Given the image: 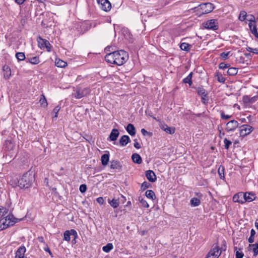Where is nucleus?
I'll return each instance as SVG.
<instances>
[{
    "label": "nucleus",
    "instance_id": "obj_34",
    "mask_svg": "<svg viewBox=\"0 0 258 258\" xmlns=\"http://www.w3.org/2000/svg\"><path fill=\"white\" fill-rule=\"evenodd\" d=\"M249 246L253 247L252 251L253 252V255L255 256H256L258 254V243H256L249 244Z\"/></svg>",
    "mask_w": 258,
    "mask_h": 258
},
{
    "label": "nucleus",
    "instance_id": "obj_14",
    "mask_svg": "<svg viewBox=\"0 0 258 258\" xmlns=\"http://www.w3.org/2000/svg\"><path fill=\"white\" fill-rule=\"evenodd\" d=\"M26 248L24 246H20L16 252L15 258H27L24 256Z\"/></svg>",
    "mask_w": 258,
    "mask_h": 258
},
{
    "label": "nucleus",
    "instance_id": "obj_16",
    "mask_svg": "<svg viewBox=\"0 0 258 258\" xmlns=\"http://www.w3.org/2000/svg\"><path fill=\"white\" fill-rule=\"evenodd\" d=\"M26 61L32 64H37L40 62L38 56L27 58Z\"/></svg>",
    "mask_w": 258,
    "mask_h": 258
},
{
    "label": "nucleus",
    "instance_id": "obj_36",
    "mask_svg": "<svg viewBox=\"0 0 258 258\" xmlns=\"http://www.w3.org/2000/svg\"><path fill=\"white\" fill-rule=\"evenodd\" d=\"M16 57L18 60H23L25 59V55L23 52H17L16 54Z\"/></svg>",
    "mask_w": 258,
    "mask_h": 258
},
{
    "label": "nucleus",
    "instance_id": "obj_41",
    "mask_svg": "<svg viewBox=\"0 0 258 258\" xmlns=\"http://www.w3.org/2000/svg\"><path fill=\"white\" fill-rule=\"evenodd\" d=\"M230 53V51L222 52L220 54V57L223 60H226V59H227L228 58V55H229Z\"/></svg>",
    "mask_w": 258,
    "mask_h": 258
},
{
    "label": "nucleus",
    "instance_id": "obj_29",
    "mask_svg": "<svg viewBox=\"0 0 258 258\" xmlns=\"http://www.w3.org/2000/svg\"><path fill=\"white\" fill-rule=\"evenodd\" d=\"M113 248V245L111 243H108L102 247V250L105 252H109Z\"/></svg>",
    "mask_w": 258,
    "mask_h": 258
},
{
    "label": "nucleus",
    "instance_id": "obj_4",
    "mask_svg": "<svg viewBox=\"0 0 258 258\" xmlns=\"http://www.w3.org/2000/svg\"><path fill=\"white\" fill-rule=\"evenodd\" d=\"M196 9L199 15H202L211 12L214 9V7L212 3H206L200 4Z\"/></svg>",
    "mask_w": 258,
    "mask_h": 258
},
{
    "label": "nucleus",
    "instance_id": "obj_11",
    "mask_svg": "<svg viewBox=\"0 0 258 258\" xmlns=\"http://www.w3.org/2000/svg\"><path fill=\"white\" fill-rule=\"evenodd\" d=\"M244 193L239 192L235 194L233 197V201L235 203H238L241 204H244Z\"/></svg>",
    "mask_w": 258,
    "mask_h": 258
},
{
    "label": "nucleus",
    "instance_id": "obj_31",
    "mask_svg": "<svg viewBox=\"0 0 258 258\" xmlns=\"http://www.w3.org/2000/svg\"><path fill=\"white\" fill-rule=\"evenodd\" d=\"M192 73L191 72L190 74L183 80V82L184 83H187L190 86L192 84Z\"/></svg>",
    "mask_w": 258,
    "mask_h": 258
},
{
    "label": "nucleus",
    "instance_id": "obj_43",
    "mask_svg": "<svg viewBox=\"0 0 258 258\" xmlns=\"http://www.w3.org/2000/svg\"><path fill=\"white\" fill-rule=\"evenodd\" d=\"M197 91H198V94L201 96H206V95L207 94V93H206L205 90L203 88H199L198 89Z\"/></svg>",
    "mask_w": 258,
    "mask_h": 258
},
{
    "label": "nucleus",
    "instance_id": "obj_64",
    "mask_svg": "<svg viewBox=\"0 0 258 258\" xmlns=\"http://www.w3.org/2000/svg\"><path fill=\"white\" fill-rule=\"evenodd\" d=\"M255 234V231L254 229H252L251 230H250V236H254V235Z\"/></svg>",
    "mask_w": 258,
    "mask_h": 258
},
{
    "label": "nucleus",
    "instance_id": "obj_44",
    "mask_svg": "<svg viewBox=\"0 0 258 258\" xmlns=\"http://www.w3.org/2000/svg\"><path fill=\"white\" fill-rule=\"evenodd\" d=\"M237 247H234V250L236 251L235 256L236 258H242L244 254L242 252H239L237 250Z\"/></svg>",
    "mask_w": 258,
    "mask_h": 258
},
{
    "label": "nucleus",
    "instance_id": "obj_24",
    "mask_svg": "<svg viewBox=\"0 0 258 258\" xmlns=\"http://www.w3.org/2000/svg\"><path fill=\"white\" fill-rule=\"evenodd\" d=\"M109 160V156L108 154H103L101 156V163L103 166H106L108 164Z\"/></svg>",
    "mask_w": 258,
    "mask_h": 258
},
{
    "label": "nucleus",
    "instance_id": "obj_35",
    "mask_svg": "<svg viewBox=\"0 0 258 258\" xmlns=\"http://www.w3.org/2000/svg\"><path fill=\"white\" fill-rule=\"evenodd\" d=\"M248 26L251 32L257 31L256 26L254 24V21L252 20H249Z\"/></svg>",
    "mask_w": 258,
    "mask_h": 258
},
{
    "label": "nucleus",
    "instance_id": "obj_19",
    "mask_svg": "<svg viewBox=\"0 0 258 258\" xmlns=\"http://www.w3.org/2000/svg\"><path fill=\"white\" fill-rule=\"evenodd\" d=\"M132 159L134 163L137 164H140L142 161L141 156L137 153L132 155Z\"/></svg>",
    "mask_w": 258,
    "mask_h": 258
},
{
    "label": "nucleus",
    "instance_id": "obj_51",
    "mask_svg": "<svg viewBox=\"0 0 258 258\" xmlns=\"http://www.w3.org/2000/svg\"><path fill=\"white\" fill-rule=\"evenodd\" d=\"M80 191L82 193L85 192L87 190V186L86 184H81L79 188Z\"/></svg>",
    "mask_w": 258,
    "mask_h": 258
},
{
    "label": "nucleus",
    "instance_id": "obj_50",
    "mask_svg": "<svg viewBox=\"0 0 258 258\" xmlns=\"http://www.w3.org/2000/svg\"><path fill=\"white\" fill-rule=\"evenodd\" d=\"M229 64H226L224 62H221L219 65V68L220 69L224 70L229 67Z\"/></svg>",
    "mask_w": 258,
    "mask_h": 258
},
{
    "label": "nucleus",
    "instance_id": "obj_38",
    "mask_svg": "<svg viewBox=\"0 0 258 258\" xmlns=\"http://www.w3.org/2000/svg\"><path fill=\"white\" fill-rule=\"evenodd\" d=\"M139 201L140 202L141 204H142V206L145 208H148L149 207V205L148 204V203H147V202L144 200L143 198H142V197H139Z\"/></svg>",
    "mask_w": 258,
    "mask_h": 258
},
{
    "label": "nucleus",
    "instance_id": "obj_7",
    "mask_svg": "<svg viewBox=\"0 0 258 258\" xmlns=\"http://www.w3.org/2000/svg\"><path fill=\"white\" fill-rule=\"evenodd\" d=\"M204 27L207 29L216 30L218 29V22L216 19H211L207 20L203 24Z\"/></svg>",
    "mask_w": 258,
    "mask_h": 258
},
{
    "label": "nucleus",
    "instance_id": "obj_59",
    "mask_svg": "<svg viewBox=\"0 0 258 258\" xmlns=\"http://www.w3.org/2000/svg\"><path fill=\"white\" fill-rule=\"evenodd\" d=\"M128 134L131 136H134L136 134V130H126Z\"/></svg>",
    "mask_w": 258,
    "mask_h": 258
},
{
    "label": "nucleus",
    "instance_id": "obj_54",
    "mask_svg": "<svg viewBox=\"0 0 258 258\" xmlns=\"http://www.w3.org/2000/svg\"><path fill=\"white\" fill-rule=\"evenodd\" d=\"M202 102L204 104L208 103V97H207V94L206 95V96H202Z\"/></svg>",
    "mask_w": 258,
    "mask_h": 258
},
{
    "label": "nucleus",
    "instance_id": "obj_2",
    "mask_svg": "<svg viewBox=\"0 0 258 258\" xmlns=\"http://www.w3.org/2000/svg\"><path fill=\"white\" fill-rule=\"evenodd\" d=\"M35 179L34 174L33 172L29 171L24 173L18 181V186L20 188H28Z\"/></svg>",
    "mask_w": 258,
    "mask_h": 258
},
{
    "label": "nucleus",
    "instance_id": "obj_8",
    "mask_svg": "<svg viewBox=\"0 0 258 258\" xmlns=\"http://www.w3.org/2000/svg\"><path fill=\"white\" fill-rule=\"evenodd\" d=\"M37 41L38 46L41 49L46 48L47 51H51V45L48 40L39 37Z\"/></svg>",
    "mask_w": 258,
    "mask_h": 258
},
{
    "label": "nucleus",
    "instance_id": "obj_46",
    "mask_svg": "<svg viewBox=\"0 0 258 258\" xmlns=\"http://www.w3.org/2000/svg\"><path fill=\"white\" fill-rule=\"evenodd\" d=\"M217 79L218 82L220 83H224L225 81V79L223 77L222 75L221 74H218L217 75Z\"/></svg>",
    "mask_w": 258,
    "mask_h": 258
},
{
    "label": "nucleus",
    "instance_id": "obj_52",
    "mask_svg": "<svg viewBox=\"0 0 258 258\" xmlns=\"http://www.w3.org/2000/svg\"><path fill=\"white\" fill-rule=\"evenodd\" d=\"M142 133L144 136H148L149 137H151L152 136V133L150 132H148L147 130H141Z\"/></svg>",
    "mask_w": 258,
    "mask_h": 258
},
{
    "label": "nucleus",
    "instance_id": "obj_5",
    "mask_svg": "<svg viewBox=\"0 0 258 258\" xmlns=\"http://www.w3.org/2000/svg\"><path fill=\"white\" fill-rule=\"evenodd\" d=\"M74 92L73 95L76 99H79L88 94L90 92V89L88 87L82 88L77 86L76 88H74Z\"/></svg>",
    "mask_w": 258,
    "mask_h": 258
},
{
    "label": "nucleus",
    "instance_id": "obj_17",
    "mask_svg": "<svg viewBox=\"0 0 258 258\" xmlns=\"http://www.w3.org/2000/svg\"><path fill=\"white\" fill-rule=\"evenodd\" d=\"M129 141L130 138L128 136L124 135L120 138L119 140V143L121 146H125L127 145Z\"/></svg>",
    "mask_w": 258,
    "mask_h": 258
},
{
    "label": "nucleus",
    "instance_id": "obj_33",
    "mask_svg": "<svg viewBox=\"0 0 258 258\" xmlns=\"http://www.w3.org/2000/svg\"><path fill=\"white\" fill-rule=\"evenodd\" d=\"M238 70L236 68H230L227 71V74L229 76H234L237 74Z\"/></svg>",
    "mask_w": 258,
    "mask_h": 258
},
{
    "label": "nucleus",
    "instance_id": "obj_53",
    "mask_svg": "<svg viewBox=\"0 0 258 258\" xmlns=\"http://www.w3.org/2000/svg\"><path fill=\"white\" fill-rule=\"evenodd\" d=\"M221 116L222 118L224 119H228L230 118L231 117L230 115L225 114L224 112H221Z\"/></svg>",
    "mask_w": 258,
    "mask_h": 258
},
{
    "label": "nucleus",
    "instance_id": "obj_15",
    "mask_svg": "<svg viewBox=\"0 0 258 258\" xmlns=\"http://www.w3.org/2000/svg\"><path fill=\"white\" fill-rule=\"evenodd\" d=\"M146 176L149 181L153 182L156 180V176L152 170H147L146 172Z\"/></svg>",
    "mask_w": 258,
    "mask_h": 258
},
{
    "label": "nucleus",
    "instance_id": "obj_1",
    "mask_svg": "<svg viewBox=\"0 0 258 258\" xmlns=\"http://www.w3.org/2000/svg\"><path fill=\"white\" fill-rule=\"evenodd\" d=\"M128 58L127 53L123 50L110 52L107 53L105 57V59L107 62L118 66L122 65L127 61Z\"/></svg>",
    "mask_w": 258,
    "mask_h": 258
},
{
    "label": "nucleus",
    "instance_id": "obj_10",
    "mask_svg": "<svg viewBox=\"0 0 258 258\" xmlns=\"http://www.w3.org/2000/svg\"><path fill=\"white\" fill-rule=\"evenodd\" d=\"M72 235L74 237V239L77 237V233L74 229H71V230H67L64 232L63 234V239L67 241L70 240V236Z\"/></svg>",
    "mask_w": 258,
    "mask_h": 258
},
{
    "label": "nucleus",
    "instance_id": "obj_23",
    "mask_svg": "<svg viewBox=\"0 0 258 258\" xmlns=\"http://www.w3.org/2000/svg\"><path fill=\"white\" fill-rule=\"evenodd\" d=\"M119 135L118 130H112V132L109 136V138L111 141H115Z\"/></svg>",
    "mask_w": 258,
    "mask_h": 258
},
{
    "label": "nucleus",
    "instance_id": "obj_12",
    "mask_svg": "<svg viewBox=\"0 0 258 258\" xmlns=\"http://www.w3.org/2000/svg\"><path fill=\"white\" fill-rule=\"evenodd\" d=\"M258 99L257 96H254L253 97H250L248 95H245L243 96L242 100L245 104H250L255 102Z\"/></svg>",
    "mask_w": 258,
    "mask_h": 258
},
{
    "label": "nucleus",
    "instance_id": "obj_55",
    "mask_svg": "<svg viewBox=\"0 0 258 258\" xmlns=\"http://www.w3.org/2000/svg\"><path fill=\"white\" fill-rule=\"evenodd\" d=\"M96 201L100 205H103L104 203V199L102 197L98 198Z\"/></svg>",
    "mask_w": 258,
    "mask_h": 258
},
{
    "label": "nucleus",
    "instance_id": "obj_32",
    "mask_svg": "<svg viewBox=\"0 0 258 258\" xmlns=\"http://www.w3.org/2000/svg\"><path fill=\"white\" fill-rule=\"evenodd\" d=\"M180 47L181 49H182L183 50L188 51L190 49V48L191 47V45L188 43L183 42V43H181V44L180 45Z\"/></svg>",
    "mask_w": 258,
    "mask_h": 258
},
{
    "label": "nucleus",
    "instance_id": "obj_57",
    "mask_svg": "<svg viewBox=\"0 0 258 258\" xmlns=\"http://www.w3.org/2000/svg\"><path fill=\"white\" fill-rule=\"evenodd\" d=\"M44 250L45 251L48 252L49 253V254H50V255H51V256H52V253H51V252L50 251V249H49V247H48L47 245H46V246L44 248Z\"/></svg>",
    "mask_w": 258,
    "mask_h": 258
},
{
    "label": "nucleus",
    "instance_id": "obj_6",
    "mask_svg": "<svg viewBox=\"0 0 258 258\" xmlns=\"http://www.w3.org/2000/svg\"><path fill=\"white\" fill-rule=\"evenodd\" d=\"M221 253V250L217 244H214L212 248L208 253L206 258H218Z\"/></svg>",
    "mask_w": 258,
    "mask_h": 258
},
{
    "label": "nucleus",
    "instance_id": "obj_62",
    "mask_svg": "<svg viewBox=\"0 0 258 258\" xmlns=\"http://www.w3.org/2000/svg\"><path fill=\"white\" fill-rule=\"evenodd\" d=\"M167 133L169 134H173L175 133V130H164Z\"/></svg>",
    "mask_w": 258,
    "mask_h": 258
},
{
    "label": "nucleus",
    "instance_id": "obj_60",
    "mask_svg": "<svg viewBox=\"0 0 258 258\" xmlns=\"http://www.w3.org/2000/svg\"><path fill=\"white\" fill-rule=\"evenodd\" d=\"M26 0H15V2L18 5H22Z\"/></svg>",
    "mask_w": 258,
    "mask_h": 258
},
{
    "label": "nucleus",
    "instance_id": "obj_27",
    "mask_svg": "<svg viewBox=\"0 0 258 258\" xmlns=\"http://www.w3.org/2000/svg\"><path fill=\"white\" fill-rule=\"evenodd\" d=\"M55 65L57 67L64 68L67 65V63L60 59H56L55 61Z\"/></svg>",
    "mask_w": 258,
    "mask_h": 258
},
{
    "label": "nucleus",
    "instance_id": "obj_13",
    "mask_svg": "<svg viewBox=\"0 0 258 258\" xmlns=\"http://www.w3.org/2000/svg\"><path fill=\"white\" fill-rule=\"evenodd\" d=\"M256 198L255 194L252 192H246L244 193V201L250 202L254 201Z\"/></svg>",
    "mask_w": 258,
    "mask_h": 258
},
{
    "label": "nucleus",
    "instance_id": "obj_48",
    "mask_svg": "<svg viewBox=\"0 0 258 258\" xmlns=\"http://www.w3.org/2000/svg\"><path fill=\"white\" fill-rule=\"evenodd\" d=\"M151 186V184L147 181L144 182L141 185V188L143 190L149 188Z\"/></svg>",
    "mask_w": 258,
    "mask_h": 258
},
{
    "label": "nucleus",
    "instance_id": "obj_63",
    "mask_svg": "<svg viewBox=\"0 0 258 258\" xmlns=\"http://www.w3.org/2000/svg\"><path fill=\"white\" fill-rule=\"evenodd\" d=\"M252 33V34L254 35V36L258 38V32H257V31H252V32H251Z\"/></svg>",
    "mask_w": 258,
    "mask_h": 258
},
{
    "label": "nucleus",
    "instance_id": "obj_9",
    "mask_svg": "<svg viewBox=\"0 0 258 258\" xmlns=\"http://www.w3.org/2000/svg\"><path fill=\"white\" fill-rule=\"evenodd\" d=\"M100 9L105 12L110 10L111 4L108 0H97Z\"/></svg>",
    "mask_w": 258,
    "mask_h": 258
},
{
    "label": "nucleus",
    "instance_id": "obj_37",
    "mask_svg": "<svg viewBox=\"0 0 258 258\" xmlns=\"http://www.w3.org/2000/svg\"><path fill=\"white\" fill-rule=\"evenodd\" d=\"M252 130H240L239 135L241 137H244L250 134Z\"/></svg>",
    "mask_w": 258,
    "mask_h": 258
},
{
    "label": "nucleus",
    "instance_id": "obj_22",
    "mask_svg": "<svg viewBox=\"0 0 258 258\" xmlns=\"http://www.w3.org/2000/svg\"><path fill=\"white\" fill-rule=\"evenodd\" d=\"M110 168L111 169H120L121 166L120 164V163L116 160H112L110 162Z\"/></svg>",
    "mask_w": 258,
    "mask_h": 258
},
{
    "label": "nucleus",
    "instance_id": "obj_25",
    "mask_svg": "<svg viewBox=\"0 0 258 258\" xmlns=\"http://www.w3.org/2000/svg\"><path fill=\"white\" fill-rule=\"evenodd\" d=\"M190 204L192 207H197L200 205L201 201L197 198H192L190 201Z\"/></svg>",
    "mask_w": 258,
    "mask_h": 258
},
{
    "label": "nucleus",
    "instance_id": "obj_49",
    "mask_svg": "<svg viewBox=\"0 0 258 258\" xmlns=\"http://www.w3.org/2000/svg\"><path fill=\"white\" fill-rule=\"evenodd\" d=\"M8 212V210L5 208H2L0 209V213L2 214V216L1 217H5V215H6Z\"/></svg>",
    "mask_w": 258,
    "mask_h": 258
},
{
    "label": "nucleus",
    "instance_id": "obj_56",
    "mask_svg": "<svg viewBox=\"0 0 258 258\" xmlns=\"http://www.w3.org/2000/svg\"><path fill=\"white\" fill-rule=\"evenodd\" d=\"M134 146L137 149H140L141 148V146L140 144L137 141V140H135Z\"/></svg>",
    "mask_w": 258,
    "mask_h": 258
},
{
    "label": "nucleus",
    "instance_id": "obj_26",
    "mask_svg": "<svg viewBox=\"0 0 258 258\" xmlns=\"http://www.w3.org/2000/svg\"><path fill=\"white\" fill-rule=\"evenodd\" d=\"M145 195L147 198L154 200L156 198L154 192L152 190H147L146 191Z\"/></svg>",
    "mask_w": 258,
    "mask_h": 258
},
{
    "label": "nucleus",
    "instance_id": "obj_3",
    "mask_svg": "<svg viewBox=\"0 0 258 258\" xmlns=\"http://www.w3.org/2000/svg\"><path fill=\"white\" fill-rule=\"evenodd\" d=\"M22 220V219H18L16 218L13 215L11 214H9L4 217H1L0 219V231L14 225L15 223Z\"/></svg>",
    "mask_w": 258,
    "mask_h": 258
},
{
    "label": "nucleus",
    "instance_id": "obj_21",
    "mask_svg": "<svg viewBox=\"0 0 258 258\" xmlns=\"http://www.w3.org/2000/svg\"><path fill=\"white\" fill-rule=\"evenodd\" d=\"M39 103L42 107L45 108L47 106V101L44 94L41 95Z\"/></svg>",
    "mask_w": 258,
    "mask_h": 258
},
{
    "label": "nucleus",
    "instance_id": "obj_42",
    "mask_svg": "<svg viewBox=\"0 0 258 258\" xmlns=\"http://www.w3.org/2000/svg\"><path fill=\"white\" fill-rule=\"evenodd\" d=\"M232 124L233 126L231 128H230V129H233L234 128H236L237 125H238V123L235 120H232L230 122H229L227 124V127H229V125L230 124Z\"/></svg>",
    "mask_w": 258,
    "mask_h": 258
},
{
    "label": "nucleus",
    "instance_id": "obj_45",
    "mask_svg": "<svg viewBox=\"0 0 258 258\" xmlns=\"http://www.w3.org/2000/svg\"><path fill=\"white\" fill-rule=\"evenodd\" d=\"M246 50L249 52H252L254 54H258V48H253L250 47H247L246 48Z\"/></svg>",
    "mask_w": 258,
    "mask_h": 258
},
{
    "label": "nucleus",
    "instance_id": "obj_20",
    "mask_svg": "<svg viewBox=\"0 0 258 258\" xmlns=\"http://www.w3.org/2000/svg\"><path fill=\"white\" fill-rule=\"evenodd\" d=\"M3 70L5 72L4 73V78L6 79H8L9 78L10 76L11 75V71L10 68L8 66H5L3 67Z\"/></svg>",
    "mask_w": 258,
    "mask_h": 258
},
{
    "label": "nucleus",
    "instance_id": "obj_47",
    "mask_svg": "<svg viewBox=\"0 0 258 258\" xmlns=\"http://www.w3.org/2000/svg\"><path fill=\"white\" fill-rule=\"evenodd\" d=\"M224 147L226 149H228L229 146L232 144V142L226 138L224 140Z\"/></svg>",
    "mask_w": 258,
    "mask_h": 258
},
{
    "label": "nucleus",
    "instance_id": "obj_18",
    "mask_svg": "<svg viewBox=\"0 0 258 258\" xmlns=\"http://www.w3.org/2000/svg\"><path fill=\"white\" fill-rule=\"evenodd\" d=\"M5 146L6 149L9 151L13 150L15 148V145L11 140H7Z\"/></svg>",
    "mask_w": 258,
    "mask_h": 258
},
{
    "label": "nucleus",
    "instance_id": "obj_39",
    "mask_svg": "<svg viewBox=\"0 0 258 258\" xmlns=\"http://www.w3.org/2000/svg\"><path fill=\"white\" fill-rule=\"evenodd\" d=\"M60 109V106L59 105L56 106L53 110L52 113L54 114L52 117L53 118L57 117V113Z\"/></svg>",
    "mask_w": 258,
    "mask_h": 258
},
{
    "label": "nucleus",
    "instance_id": "obj_58",
    "mask_svg": "<svg viewBox=\"0 0 258 258\" xmlns=\"http://www.w3.org/2000/svg\"><path fill=\"white\" fill-rule=\"evenodd\" d=\"M125 129H135L133 124L131 123H129L127 124V126L125 127Z\"/></svg>",
    "mask_w": 258,
    "mask_h": 258
},
{
    "label": "nucleus",
    "instance_id": "obj_28",
    "mask_svg": "<svg viewBox=\"0 0 258 258\" xmlns=\"http://www.w3.org/2000/svg\"><path fill=\"white\" fill-rule=\"evenodd\" d=\"M218 173L221 179L225 178L224 176V167L222 165H220L218 170Z\"/></svg>",
    "mask_w": 258,
    "mask_h": 258
},
{
    "label": "nucleus",
    "instance_id": "obj_61",
    "mask_svg": "<svg viewBox=\"0 0 258 258\" xmlns=\"http://www.w3.org/2000/svg\"><path fill=\"white\" fill-rule=\"evenodd\" d=\"M254 236H250V237L248 239V241L249 243H252L254 241Z\"/></svg>",
    "mask_w": 258,
    "mask_h": 258
},
{
    "label": "nucleus",
    "instance_id": "obj_40",
    "mask_svg": "<svg viewBox=\"0 0 258 258\" xmlns=\"http://www.w3.org/2000/svg\"><path fill=\"white\" fill-rule=\"evenodd\" d=\"M246 13L245 11H241L239 16V19L241 21H244L246 19Z\"/></svg>",
    "mask_w": 258,
    "mask_h": 258
},
{
    "label": "nucleus",
    "instance_id": "obj_30",
    "mask_svg": "<svg viewBox=\"0 0 258 258\" xmlns=\"http://www.w3.org/2000/svg\"><path fill=\"white\" fill-rule=\"evenodd\" d=\"M108 203L111 205V206H112L114 208H117L119 204L118 200L114 199H112L111 201L108 200Z\"/></svg>",
    "mask_w": 258,
    "mask_h": 258
}]
</instances>
